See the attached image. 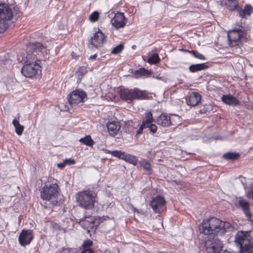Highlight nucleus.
Returning <instances> with one entry per match:
<instances>
[{"label": "nucleus", "mask_w": 253, "mask_h": 253, "mask_svg": "<svg viewBox=\"0 0 253 253\" xmlns=\"http://www.w3.org/2000/svg\"><path fill=\"white\" fill-rule=\"evenodd\" d=\"M230 227V223L223 221L214 217H211L204 219L199 224L198 228L200 233L205 235L221 236Z\"/></svg>", "instance_id": "nucleus-1"}, {"label": "nucleus", "mask_w": 253, "mask_h": 253, "mask_svg": "<svg viewBox=\"0 0 253 253\" xmlns=\"http://www.w3.org/2000/svg\"><path fill=\"white\" fill-rule=\"evenodd\" d=\"M235 242L240 247V253H253V242L249 232L238 231L235 236Z\"/></svg>", "instance_id": "nucleus-2"}, {"label": "nucleus", "mask_w": 253, "mask_h": 253, "mask_svg": "<svg viewBox=\"0 0 253 253\" xmlns=\"http://www.w3.org/2000/svg\"><path fill=\"white\" fill-rule=\"evenodd\" d=\"M76 201L79 206L86 210L92 209L94 207L96 197L92 192L84 190L79 192L76 196Z\"/></svg>", "instance_id": "nucleus-3"}, {"label": "nucleus", "mask_w": 253, "mask_h": 253, "mask_svg": "<svg viewBox=\"0 0 253 253\" xmlns=\"http://www.w3.org/2000/svg\"><path fill=\"white\" fill-rule=\"evenodd\" d=\"M59 188L56 183L46 185L42 189L41 197L43 200L50 202L52 205H56L58 201Z\"/></svg>", "instance_id": "nucleus-4"}, {"label": "nucleus", "mask_w": 253, "mask_h": 253, "mask_svg": "<svg viewBox=\"0 0 253 253\" xmlns=\"http://www.w3.org/2000/svg\"><path fill=\"white\" fill-rule=\"evenodd\" d=\"M121 98L126 101L131 102L133 99H144L149 97L148 93L138 88H123L120 90Z\"/></svg>", "instance_id": "nucleus-5"}, {"label": "nucleus", "mask_w": 253, "mask_h": 253, "mask_svg": "<svg viewBox=\"0 0 253 253\" xmlns=\"http://www.w3.org/2000/svg\"><path fill=\"white\" fill-rule=\"evenodd\" d=\"M27 63L25 64L21 69L22 74L27 78H32L41 73L40 60H36L31 62V55L28 54L26 57Z\"/></svg>", "instance_id": "nucleus-6"}, {"label": "nucleus", "mask_w": 253, "mask_h": 253, "mask_svg": "<svg viewBox=\"0 0 253 253\" xmlns=\"http://www.w3.org/2000/svg\"><path fill=\"white\" fill-rule=\"evenodd\" d=\"M227 36L231 46H235L238 45L239 42H244L246 40V33L242 29L230 31L228 33Z\"/></svg>", "instance_id": "nucleus-7"}, {"label": "nucleus", "mask_w": 253, "mask_h": 253, "mask_svg": "<svg viewBox=\"0 0 253 253\" xmlns=\"http://www.w3.org/2000/svg\"><path fill=\"white\" fill-rule=\"evenodd\" d=\"M205 247L208 253H219L222 249L223 244L217 238H210L205 241Z\"/></svg>", "instance_id": "nucleus-8"}, {"label": "nucleus", "mask_w": 253, "mask_h": 253, "mask_svg": "<svg viewBox=\"0 0 253 253\" xmlns=\"http://www.w3.org/2000/svg\"><path fill=\"white\" fill-rule=\"evenodd\" d=\"M105 151L106 153H110L112 156L123 159L134 166H136L138 163V159L135 156L126 154L125 152L118 150L111 151L105 150Z\"/></svg>", "instance_id": "nucleus-9"}, {"label": "nucleus", "mask_w": 253, "mask_h": 253, "mask_svg": "<svg viewBox=\"0 0 253 253\" xmlns=\"http://www.w3.org/2000/svg\"><path fill=\"white\" fill-rule=\"evenodd\" d=\"M85 93L79 89L73 91L68 98L69 102L71 106H75L79 103L84 101L86 97Z\"/></svg>", "instance_id": "nucleus-10"}, {"label": "nucleus", "mask_w": 253, "mask_h": 253, "mask_svg": "<svg viewBox=\"0 0 253 253\" xmlns=\"http://www.w3.org/2000/svg\"><path fill=\"white\" fill-rule=\"evenodd\" d=\"M237 207L243 211L249 221L252 219V214L250 210V204L248 200L243 197H239L236 204Z\"/></svg>", "instance_id": "nucleus-11"}, {"label": "nucleus", "mask_w": 253, "mask_h": 253, "mask_svg": "<svg viewBox=\"0 0 253 253\" xmlns=\"http://www.w3.org/2000/svg\"><path fill=\"white\" fill-rule=\"evenodd\" d=\"M165 201L164 198L160 196L153 198L150 203V207L156 213H160L164 209Z\"/></svg>", "instance_id": "nucleus-12"}, {"label": "nucleus", "mask_w": 253, "mask_h": 253, "mask_svg": "<svg viewBox=\"0 0 253 253\" xmlns=\"http://www.w3.org/2000/svg\"><path fill=\"white\" fill-rule=\"evenodd\" d=\"M33 238V231L32 230H23L20 233L18 241L22 246L30 244Z\"/></svg>", "instance_id": "nucleus-13"}, {"label": "nucleus", "mask_w": 253, "mask_h": 253, "mask_svg": "<svg viewBox=\"0 0 253 253\" xmlns=\"http://www.w3.org/2000/svg\"><path fill=\"white\" fill-rule=\"evenodd\" d=\"M13 16L12 9L5 3L0 4V21L4 22L10 20Z\"/></svg>", "instance_id": "nucleus-14"}, {"label": "nucleus", "mask_w": 253, "mask_h": 253, "mask_svg": "<svg viewBox=\"0 0 253 253\" xmlns=\"http://www.w3.org/2000/svg\"><path fill=\"white\" fill-rule=\"evenodd\" d=\"M127 19L125 18L124 14L122 12H118L115 14L111 19L113 26L116 29L124 27L126 24Z\"/></svg>", "instance_id": "nucleus-15"}, {"label": "nucleus", "mask_w": 253, "mask_h": 253, "mask_svg": "<svg viewBox=\"0 0 253 253\" xmlns=\"http://www.w3.org/2000/svg\"><path fill=\"white\" fill-rule=\"evenodd\" d=\"M105 38L104 34L98 29L97 31H95L93 36L91 38L90 44L97 48L100 47L105 42Z\"/></svg>", "instance_id": "nucleus-16"}, {"label": "nucleus", "mask_w": 253, "mask_h": 253, "mask_svg": "<svg viewBox=\"0 0 253 253\" xmlns=\"http://www.w3.org/2000/svg\"><path fill=\"white\" fill-rule=\"evenodd\" d=\"M29 50H32L33 54L34 56L36 54H39V53L41 54H45L47 55L49 53V50L46 49L42 44L40 43H30L27 46Z\"/></svg>", "instance_id": "nucleus-17"}, {"label": "nucleus", "mask_w": 253, "mask_h": 253, "mask_svg": "<svg viewBox=\"0 0 253 253\" xmlns=\"http://www.w3.org/2000/svg\"><path fill=\"white\" fill-rule=\"evenodd\" d=\"M201 100V95L197 92H189L186 97L187 104L191 106L197 105Z\"/></svg>", "instance_id": "nucleus-18"}, {"label": "nucleus", "mask_w": 253, "mask_h": 253, "mask_svg": "<svg viewBox=\"0 0 253 253\" xmlns=\"http://www.w3.org/2000/svg\"><path fill=\"white\" fill-rule=\"evenodd\" d=\"M95 220L96 219L93 216L86 217L84 219L80 220V224L87 231V233H89L90 229L93 228Z\"/></svg>", "instance_id": "nucleus-19"}, {"label": "nucleus", "mask_w": 253, "mask_h": 253, "mask_svg": "<svg viewBox=\"0 0 253 253\" xmlns=\"http://www.w3.org/2000/svg\"><path fill=\"white\" fill-rule=\"evenodd\" d=\"M107 127L109 134L112 136H115L119 133L121 126L118 122H109L107 124Z\"/></svg>", "instance_id": "nucleus-20"}, {"label": "nucleus", "mask_w": 253, "mask_h": 253, "mask_svg": "<svg viewBox=\"0 0 253 253\" xmlns=\"http://www.w3.org/2000/svg\"><path fill=\"white\" fill-rule=\"evenodd\" d=\"M221 101L225 104L236 106L240 103L239 100L231 94L223 95L221 98Z\"/></svg>", "instance_id": "nucleus-21"}, {"label": "nucleus", "mask_w": 253, "mask_h": 253, "mask_svg": "<svg viewBox=\"0 0 253 253\" xmlns=\"http://www.w3.org/2000/svg\"><path fill=\"white\" fill-rule=\"evenodd\" d=\"M239 16L242 18H247L253 12V7L250 4H246L244 8L239 7L237 9Z\"/></svg>", "instance_id": "nucleus-22"}, {"label": "nucleus", "mask_w": 253, "mask_h": 253, "mask_svg": "<svg viewBox=\"0 0 253 253\" xmlns=\"http://www.w3.org/2000/svg\"><path fill=\"white\" fill-rule=\"evenodd\" d=\"M145 119V121H147V124H148L146 127L149 128L152 133H155L157 131V127L155 125L152 123L154 120L151 113L150 112L146 113Z\"/></svg>", "instance_id": "nucleus-23"}, {"label": "nucleus", "mask_w": 253, "mask_h": 253, "mask_svg": "<svg viewBox=\"0 0 253 253\" xmlns=\"http://www.w3.org/2000/svg\"><path fill=\"white\" fill-rule=\"evenodd\" d=\"M208 68V66L206 64V63H204L192 64L189 67V70L191 72L195 73L207 69Z\"/></svg>", "instance_id": "nucleus-24"}, {"label": "nucleus", "mask_w": 253, "mask_h": 253, "mask_svg": "<svg viewBox=\"0 0 253 253\" xmlns=\"http://www.w3.org/2000/svg\"><path fill=\"white\" fill-rule=\"evenodd\" d=\"M157 122L159 125L162 126H168L170 124L169 117L162 114L157 119Z\"/></svg>", "instance_id": "nucleus-25"}, {"label": "nucleus", "mask_w": 253, "mask_h": 253, "mask_svg": "<svg viewBox=\"0 0 253 253\" xmlns=\"http://www.w3.org/2000/svg\"><path fill=\"white\" fill-rule=\"evenodd\" d=\"M240 157L239 153L236 152H227L223 154V158L225 160H236Z\"/></svg>", "instance_id": "nucleus-26"}, {"label": "nucleus", "mask_w": 253, "mask_h": 253, "mask_svg": "<svg viewBox=\"0 0 253 253\" xmlns=\"http://www.w3.org/2000/svg\"><path fill=\"white\" fill-rule=\"evenodd\" d=\"M12 124L15 127V130L16 134L18 135H21L24 130V126L21 125L19 121L16 119H14L12 121Z\"/></svg>", "instance_id": "nucleus-27"}, {"label": "nucleus", "mask_w": 253, "mask_h": 253, "mask_svg": "<svg viewBox=\"0 0 253 253\" xmlns=\"http://www.w3.org/2000/svg\"><path fill=\"white\" fill-rule=\"evenodd\" d=\"M139 164L148 174L152 173V169L150 163L148 161L145 159L141 160L139 161Z\"/></svg>", "instance_id": "nucleus-28"}, {"label": "nucleus", "mask_w": 253, "mask_h": 253, "mask_svg": "<svg viewBox=\"0 0 253 253\" xmlns=\"http://www.w3.org/2000/svg\"><path fill=\"white\" fill-rule=\"evenodd\" d=\"M228 8L231 11H234L238 9L239 4L237 0H227Z\"/></svg>", "instance_id": "nucleus-29"}, {"label": "nucleus", "mask_w": 253, "mask_h": 253, "mask_svg": "<svg viewBox=\"0 0 253 253\" xmlns=\"http://www.w3.org/2000/svg\"><path fill=\"white\" fill-rule=\"evenodd\" d=\"M180 50H182V51H186V52H188L192 54L195 58H198L199 59L202 60H204L206 59L205 56L204 55H203L202 54L199 53L197 50H189L184 49H181Z\"/></svg>", "instance_id": "nucleus-30"}, {"label": "nucleus", "mask_w": 253, "mask_h": 253, "mask_svg": "<svg viewBox=\"0 0 253 253\" xmlns=\"http://www.w3.org/2000/svg\"><path fill=\"white\" fill-rule=\"evenodd\" d=\"M80 142L88 146H92L94 143L93 141L89 135L81 138Z\"/></svg>", "instance_id": "nucleus-31"}, {"label": "nucleus", "mask_w": 253, "mask_h": 253, "mask_svg": "<svg viewBox=\"0 0 253 253\" xmlns=\"http://www.w3.org/2000/svg\"><path fill=\"white\" fill-rule=\"evenodd\" d=\"M147 61L150 64H156L160 61V58L158 54L154 53L148 57Z\"/></svg>", "instance_id": "nucleus-32"}, {"label": "nucleus", "mask_w": 253, "mask_h": 253, "mask_svg": "<svg viewBox=\"0 0 253 253\" xmlns=\"http://www.w3.org/2000/svg\"><path fill=\"white\" fill-rule=\"evenodd\" d=\"M124 48V45L122 44H120L115 46L111 51V53L113 54H117L120 53Z\"/></svg>", "instance_id": "nucleus-33"}, {"label": "nucleus", "mask_w": 253, "mask_h": 253, "mask_svg": "<svg viewBox=\"0 0 253 253\" xmlns=\"http://www.w3.org/2000/svg\"><path fill=\"white\" fill-rule=\"evenodd\" d=\"M98 12L97 11H94L89 15V19L90 21L94 22L97 21V20L98 19Z\"/></svg>", "instance_id": "nucleus-34"}, {"label": "nucleus", "mask_w": 253, "mask_h": 253, "mask_svg": "<svg viewBox=\"0 0 253 253\" xmlns=\"http://www.w3.org/2000/svg\"><path fill=\"white\" fill-rule=\"evenodd\" d=\"M146 71L143 68H141L138 70H136L134 72V75L135 78H138L141 75H144L145 74Z\"/></svg>", "instance_id": "nucleus-35"}, {"label": "nucleus", "mask_w": 253, "mask_h": 253, "mask_svg": "<svg viewBox=\"0 0 253 253\" xmlns=\"http://www.w3.org/2000/svg\"><path fill=\"white\" fill-rule=\"evenodd\" d=\"M147 125H148V124H147V121H145V119L144 118V119L143 120L142 124L141 125L140 127L137 130V134H141L142 132L143 128H147L146 127V126H147Z\"/></svg>", "instance_id": "nucleus-36"}, {"label": "nucleus", "mask_w": 253, "mask_h": 253, "mask_svg": "<svg viewBox=\"0 0 253 253\" xmlns=\"http://www.w3.org/2000/svg\"><path fill=\"white\" fill-rule=\"evenodd\" d=\"M92 242L90 240L85 241L83 244V249H90L89 248L92 246Z\"/></svg>", "instance_id": "nucleus-37"}, {"label": "nucleus", "mask_w": 253, "mask_h": 253, "mask_svg": "<svg viewBox=\"0 0 253 253\" xmlns=\"http://www.w3.org/2000/svg\"><path fill=\"white\" fill-rule=\"evenodd\" d=\"M78 71L79 74L83 75L87 72V69L85 67H80Z\"/></svg>", "instance_id": "nucleus-38"}, {"label": "nucleus", "mask_w": 253, "mask_h": 253, "mask_svg": "<svg viewBox=\"0 0 253 253\" xmlns=\"http://www.w3.org/2000/svg\"><path fill=\"white\" fill-rule=\"evenodd\" d=\"M64 161L66 165H72L75 163V161L71 159H66Z\"/></svg>", "instance_id": "nucleus-39"}, {"label": "nucleus", "mask_w": 253, "mask_h": 253, "mask_svg": "<svg viewBox=\"0 0 253 253\" xmlns=\"http://www.w3.org/2000/svg\"><path fill=\"white\" fill-rule=\"evenodd\" d=\"M66 165H66V163L65 162V161H64L63 163L58 164L57 167H58V168H59L60 169H63V168H64V167H65Z\"/></svg>", "instance_id": "nucleus-40"}, {"label": "nucleus", "mask_w": 253, "mask_h": 253, "mask_svg": "<svg viewBox=\"0 0 253 253\" xmlns=\"http://www.w3.org/2000/svg\"><path fill=\"white\" fill-rule=\"evenodd\" d=\"M74 251L73 250H70L68 249H64L62 251L61 253H74Z\"/></svg>", "instance_id": "nucleus-41"}, {"label": "nucleus", "mask_w": 253, "mask_h": 253, "mask_svg": "<svg viewBox=\"0 0 253 253\" xmlns=\"http://www.w3.org/2000/svg\"><path fill=\"white\" fill-rule=\"evenodd\" d=\"M175 153L177 154V155H178V154H182V155L185 154V152H183V151H181L180 149H175Z\"/></svg>", "instance_id": "nucleus-42"}, {"label": "nucleus", "mask_w": 253, "mask_h": 253, "mask_svg": "<svg viewBox=\"0 0 253 253\" xmlns=\"http://www.w3.org/2000/svg\"><path fill=\"white\" fill-rule=\"evenodd\" d=\"M97 54H95L93 55H91L90 57H89V59H95L96 57H97Z\"/></svg>", "instance_id": "nucleus-43"}, {"label": "nucleus", "mask_w": 253, "mask_h": 253, "mask_svg": "<svg viewBox=\"0 0 253 253\" xmlns=\"http://www.w3.org/2000/svg\"><path fill=\"white\" fill-rule=\"evenodd\" d=\"M182 157H183V156L177 157V158L180 159L182 158Z\"/></svg>", "instance_id": "nucleus-44"}, {"label": "nucleus", "mask_w": 253, "mask_h": 253, "mask_svg": "<svg viewBox=\"0 0 253 253\" xmlns=\"http://www.w3.org/2000/svg\"><path fill=\"white\" fill-rule=\"evenodd\" d=\"M1 32V30H0V33Z\"/></svg>", "instance_id": "nucleus-45"}]
</instances>
